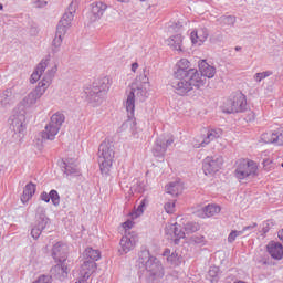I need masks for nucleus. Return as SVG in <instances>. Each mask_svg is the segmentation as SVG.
Returning <instances> with one entry per match:
<instances>
[{
	"instance_id": "47",
	"label": "nucleus",
	"mask_w": 283,
	"mask_h": 283,
	"mask_svg": "<svg viewBox=\"0 0 283 283\" xmlns=\"http://www.w3.org/2000/svg\"><path fill=\"white\" fill-rule=\"evenodd\" d=\"M191 242H195V244H205V235L195 234L191 237Z\"/></svg>"
},
{
	"instance_id": "27",
	"label": "nucleus",
	"mask_w": 283,
	"mask_h": 283,
	"mask_svg": "<svg viewBox=\"0 0 283 283\" xmlns=\"http://www.w3.org/2000/svg\"><path fill=\"white\" fill-rule=\"evenodd\" d=\"M46 69H48V63L41 61L38 64L35 71L31 74L30 83H32V84L36 83V81H39L41 78V75L43 74V72H45Z\"/></svg>"
},
{
	"instance_id": "32",
	"label": "nucleus",
	"mask_w": 283,
	"mask_h": 283,
	"mask_svg": "<svg viewBox=\"0 0 283 283\" xmlns=\"http://www.w3.org/2000/svg\"><path fill=\"white\" fill-rule=\"evenodd\" d=\"M147 205H149V200L144 198L138 205L137 209L130 213V218L136 220V218H140L145 213V209H147Z\"/></svg>"
},
{
	"instance_id": "5",
	"label": "nucleus",
	"mask_w": 283,
	"mask_h": 283,
	"mask_svg": "<svg viewBox=\"0 0 283 283\" xmlns=\"http://www.w3.org/2000/svg\"><path fill=\"white\" fill-rule=\"evenodd\" d=\"M109 92V77L97 78L93 82L92 87L85 91L86 101L92 107H98Z\"/></svg>"
},
{
	"instance_id": "41",
	"label": "nucleus",
	"mask_w": 283,
	"mask_h": 283,
	"mask_svg": "<svg viewBox=\"0 0 283 283\" xmlns=\"http://www.w3.org/2000/svg\"><path fill=\"white\" fill-rule=\"evenodd\" d=\"M239 235H243V231L240 230H232L229 235H228V242L229 244H233V242H235V238H239Z\"/></svg>"
},
{
	"instance_id": "31",
	"label": "nucleus",
	"mask_w": 283,
	"mask_h": 283,
	"mask_svg": "<svg viewBox=\"0 0 283 283\" xmlns=\"http://www.w3.org/2000/svg\"><path fill=\"white\" fill-rule=\"evenodd\" d=\"M65 34H67V32L56 29L55 38L52 41V51L54 53L59 52V48H61L63 43V36H65Z\"/></svg>"
},
{
	"instance_id": "17",
	"label": "nucleus",
	"mask_w": 283,
	"mask_h": 283,
	"mask_svg": "<svg viewBox=\"0 0 283 283\" xmlns=\"http://www.w3.org/2000/svg\"><path fill=\"white\" fill-rule=\"evenodd\" d=\"M48 224H50V218H48V214H45V209L43 206H40L35 211V227L42 231H45Z\"/></svg>"
},
{
	"instance_id": "1",
	"label": "nucleus",
	"mask_w": 283,
	"mask_h": 283,
	"mask_svg": "<svg viewBox=\"0 0 283 283\" xmlns=\"http://www.w3.org/2000/svg\"><path fill=\"white\" fill-rule=\"evenodd\" d=\"M189 65H191V62L187 59H181L176 65L175 77L170 85L179 96H186L193 87L200 90L205 85L198 69H191Z\"/></svg>"
},
{
	"instance_id": "48",
	"label": "nucleus",
	"mask_w": 283,
	"mask_h": 283,
	"mask_svg": "<svg viewBox=\"0 0 283 283\" xmlns=\"http://www.w3.org/2000/svg\"><path fill=\"white\" fill-rule=\"evenodd\" d=\"M175 207H176V203L169 201V202L165 203L164 209H165L166 213H171L174 211Z\"/></svg>"
},
{
	"instance_id": "50",
	"label": "nucleus",
	"mask_w": 283,
	"mask_h": 283,
	"mask_svg": "<svg viewBox=\"0 0 283 283\" xmlns=\"http://www.w3.org/2000/svg\"><path fill=\"white\" fill-rule=\"evenodd\" d=\"M254 229H258V223H252V224H250V226H245V227H243V229L241 230V231H243V233L245 232V231H250V233H251V231H253Z\"/></svg>"
},
{
	"instance_id": "46",
	"label": "nucleus",
	"mask_w": 283,
	"mask_h": 283,
	"mask_svg": "<svg viewBox=\"0 0 283 283\" xmlns=\"http://www.w3.org/2000/svg\"><path fill=\"white\" fill-rule=\"evenodd\" d=\"M245 113L247 115L244 120H247V123H252V120H255V113H253V111L247 108Z\"/></svg>"
},
{
	"instance_id": "43",
	"label": "nucleus",
	"mask_w": 283,
	"mask_h": 283,
	"mask_svg": "<svg viewBox=\"0 0 283 283\" xmlns=\"http://www.w3.org/2000/svg\"><path fill=\"white\" fill-rule=\"evenodd\" d=\"M33 283H52V275H50V274H42Z\"/></svg>"
},
{
	"instance_id": "18",
	"label": "nucleus",
	"mask_w": 283,
	"mask_h": 283,
	"mask_svg": "<svg viewBox=\"0 0 283 283\" xmlns=\"http://www.w3.org/2000/svg\"><path fill=\"white\" fill-rule=\"evenodd\" d=\"M165 233L166 235H170V240H174L175 244H180V240L185 238V232L177 224H168L165 228Z\"/></svg>"
},
{
	"instance_id": "2",
	"label": "nucleus",
	"mask_w": 283,
	"mask_h": 283,
	"mask_svg": "<svg viewBox=\"0 0 283 283\" xmlns=\"http://www.w3.org/2000/svg\"><path fill=\"white\" fill-rule=\"evenodd\" d=\"M56 74V67H53L49 71V76L43 77L41 82H39L35 90L31 91L18 104V112L21 116H25V114H30L33 107L36 105V102L41 96L45 94L48 87L52 83V77Z\"/></svg>"
},
{
	"instance_id": "61",
	"label": "nucleus",
	"mask_w": 283,
	"mask_h": 283,
	"mask_svg": "<svg viewBox=\"0 0 283 283\" xmlns=\"http://www.w3.org/2000/svg\"><path fill=\"white\" fill-rule=\"evenodd\" d=\"M0 10H3V6L0 3Z\"/></svg>"
},
{
	"instance_id": "49",
	"label": "nucleus",
	"mask_w": 283,
	"mask_h": 283,
	"mask_svg": "<svg viewBox=\"0 0 283 283\" xmlns=\"http://www.w3.org/2000/svg\"><path fill=\"white\" fill-rule=\"evenodd\" d=\"M270 229H271V221L263 222V227H262L263 235H265V233H269Z\"/></svg>"
},
{
	"instance_id": "23",
	"label": "nucleus",
	"mask_w": 283,
	"mask_h": 283,
	"mask_svg": "<svg viewBox=\"0 0 283 283\" xmlns=\"http://www.w3.org/2000/svg\"><path fill=\"white\" fill-rule=\"evenodd\" d=\"M107 10V4L103 2H94L91 8V21H98Z\"/></svg>"
},
{
	"instance_id": "11",
	"label": "nucleus",
	"mask_w": 283,
	"mask_h": 283,
	"mask_svg": "<svg viewBox=\"0 0 283 283\" xmlns=\"http://www.w3.org/2000/svg\"><path fill=\"white\" fill-rule=\"evenodd\" d=\"M174 145V138L158 137L155 146L153 147V156L159 158V160H165V154L167 153V147Z\"/></svg>"
},
{
	"instance_id": "13",
	"label": "nucleus",
	"mask_w": 283,
	"mask_h": 283,
	"mask_svg": "<svg viewBox=\"0 0 283 283\" xmlns=\"http://www.w3.org/2000/svg\"><path fill=\"white\" fill-rule=\"evenodd\" d=\"M96 269H97V265L95 261H90L85 259L80 270L81 277L75 283H86L87 280H90V276L92 275V273L96 272Z\"/></svg>"
},
{
	"instance_id": "35",
	"label": "nucleus",
	"mask_w": 283,
	"mask_h": 283,
	"mask_svg": "<svg viewBox=\"0 0 283 283\" xmlns=\"http://www.w3.org/2000/svg\"><path fill=\"white\" fill-rule=\"evenodd\" d=\"M220 206L208 205L202 208V218H211L212 216H216V213H220Z\"/></svg>"
},
{
	"instance_id": "44",
	"label": "nucleus",
	"mask_w": 283,
	"mask_h": 283,
	"mask_svg": "<svg viewBox=\"0 0 283 283\" xmlns=\"http://www.w3.org/2000/svg\"><path fill=\"white\" fill-rule=\"evenodd\" d=\"M41 233H43V230H41L39 227L34 226L31 229V238H33V240H39V238H41Z\"/></svg>"
},
{
	"instance_id": "36",
	"label": "nucleus",
	"mask_w": 283,
	"mask_h": 283,
	"mask_svg": "<svg viewBox=\"0 0 283 283\" xmlns=\"http://www.w3.org/2000/svg\"><path fill=\"white\" fill-rule=\"evenodd\" d=\"M64 174L67 176H78V168L75 165L64 163L63 164Z\"/></svg>"
},
{
	"instance_id": "21",
	"label": "nucleus",
	"mask_w": 283,
	"mask_h": 283,
	"mask_svg": "<svg viewBox=\"0 0 283 283\" xmlns=\"http://www.w3.org/2000/svg\"><path fill=\"white\" fill-rule=\"evenodd\" d=\"M268 253L273 260H282L283 258V245L280 242L271 241L268 245Z\"/></svg>"
},
{
	"instance_id": "7",
	"label": "nucleus",
	"mask_w": 283,
	"mask_h": 283,
	"mask_svg": "<svg viewBox=\"0 0 283 283\" xmlns=\"http://www.w3.org/2000/svg\"><path fill=\"white\" fill-rule=\"evenodd\" d=\"M65 123V115L61 112H56L51 116L50 123L45 126L44 130L40 133L42 143L45 140H54L56 134L61 132V127Z\"/></svg>"
},
{
	"instance_id": "9",
	"label": "nucleus",
	"mask_w": 283,
	"mask_h": 283,
	"mask_svg": "<svg viewBox=\"0 0 283 283\" xmlns=\"http://www.w3.org/2000/svg\"><path fill=\"white\" fill-rule=\"evenodd\" d=\"M223 114H244L247 112V95L237 92L223 105Z\"/></svg>"
},
{
	"instance_id": "40",
	"label": "nucleus",
	"mask_w": 283,
	"mask_h": 283,
	"mask_svg": "<svg viewBox=\"0 0 283 283\" xmlns=\"http://www.w3.org/2000/svg\"><path fill=\"white\" fill-rule=\"evenodd\" d=\"M12 127L15 134H23L25 132V124L19 119L13 120Z\"/></svg>"
},
{
	"instance_id": "3",
	"label": "nucleus",
	"mask_w": 283,
	"mask_h": 283,
	"mask_svg": "<svg viewBox=\"0 0 283 283\" xmlns=\"http://www.w3.org/2000/svg\"><path fill=\"white\" fill-rule=\"evenodd\" d=\"M147 87H149V78H147V75L139 76V78H136V81L130 85V92L126 99L128 118H133L134 116L136 99L144 103V101L147 99V96H149Z\"/></svg>"
},
{
	"instance_id": "20",
	"label": "nucleus",
	"mask_w": 283,
	"mask_h": 283,
	"mask_svg": "<svg viewBox=\"0 0 283 283\" xmlns=\"http://www.w3.org/2000/svg\"><path fill=\"white\" fill-rule=\"evenodd\" d=\"M209 38V32H207V29H199L193 30L190 33V41L193 43V45H202Z\"/></svg>"
},
{
	"instance_id": "22",
	"label": "nucleus",
	"mask_w": 283,
	"mask_h": 283,
	"mask_svg": "<svg viewBox=\"0 0 283 283\" xmlns=\"http://www.w3.org/2000/svg\"><path fill=\"white\" fill-rule=\"evenodd\" d=\"M52 275L57 280H65L67 277V264L65 262H59L56 265L51 268V277Z\"/></svg>"
},
{
	"instance_id": "10",
	"label": "nucleus",
	"mask_w": 283,
	"mask_h": 283,
	"mask_svg": "<svg viewBox=\"0 0 283 283\" xmlns=\"http://www.w3.org/2000/svg\"><path fill=\"white\" fill-rule=\"evenodd\" d=\"M76 1H72L69 4V8L57 23L56 30H60L61 32H67V30H70L72 21H74V14L76 13Z\"/></svg>"
},
{
	"instance_id": "16",
	"label": "nucleus",
	"mask_w": 283,
	"mask_h": 283,
	"mask_svg": "<svg viewBox=\"0 0 283 283\" xmlns=\"http://www.w3.org/2000/svg\"><path fill=\"white\" fill-rule=\"evenodd\" d=\"M222 136V129L220 128H211L208 130L207 136L201 140L200 144H195V149H200V147H207L209 143L212 140H217V138H220Z\"/></svg>"
},
{
	"instance_id": "34",
	"label": "nucleus",
	"mask_w": 283,
	"mask_h": 283,
	"mask_svg": "<svg viewBox=\"0 0 283 283\" xmlns=\"http://www.w3.org/2000/svg\"><path fill=\"white\" fill-rule=\"evenodd\" d=\"M207 280L211 283L220 282V268H218L216 265L210 266L208 274H207Z\"/></svg>"
},
{
	"instance_id": "8",
	"label": "nucleus",
	"mask_w": 283,
	"mask_h": 283,
	"mask_svg": "<svg viewBox=\"0 0 283 283\" xmlns=\"http://www.w3.org/2000/svg\"><path fill=\"white\" fill-rule=\"evenodd\" d=\"M234 176L242 182V180H249L251 178H256L258 176V163L251 159H241L237 163V168L234 170Z\"/></svg>"
},
{
	"instance_id": "51",
	"label": "nucleus",
	"mask_w": 283,
	"mask_h": 283,
	"mask_svg": "<svg viewBox=\"0 0 283 283\" xmlns=\"http://www.w3.org/2000/svg\"><path fill=\"white\" fill-rule=\"evenodd\" d=\"M40 200H42L43 202H50V192L49 193L45 191L41 192Z\"/></svg>"
},
{
	"instance_id": "26",
	"label": "nucleus",
	"mask_w": 283,
	"mask_h": 283,
	"mask_svg": "<svg viewBox=\"0 0 283 283\" xmlns=\"http://www.w3.org/2000/svg\"><path fill=\"white\" fill-rule=\"evenodd\" d=\"M264 143H275L276 145H283V128L276 133H268L262 135Z\"/></svg>"
},
{
	"instance_id": "53",
	"label": "nucleus",
	"mask_w": 283,
	"mask_h": 283,
	"mask_svg": "<svg viewBox=\"0 0 283 283\" xmlns=\"http://www.w3.org/2000/svg\"><path fill=\"white\" fill-rule=\"evenodd\" d=\"M35 6H36V8H45L48 6V2L38 0V1H35Z\"/></svg>"
},
{
	"instance_id": "4",
	"label": "nucleus",
	"mask_w": 283,
	"mask_h": 283,
	"mask_svg": "<svg viewBox=\"0 0 283 283\" xmlns=\"http://www.w3.org/2000/svg\"><path fill=\"white\" fill-rule=\"evenodd\" d=\"M138 262L145 266L149 282H156V280H163L165 277V266H163V262L151 255L149 250L145 249L139 252Z\"/></svg>"
},
{
	"instance_id": "42",
	"label": "nucleus",
	"mask_w": 283,
	"mask_h": 283,
	"mask_svg": "<svg viewBox=\"0 0 283 283\" xmlns=\"http://www.w3.org/2000/svg\"><path fill=\"white\" fill-rule=\"evenodd\" d=\"M272 75H273V72L265 71V72H262V73H256L254 75V78H255L256 83H260V82L263 81V78H266V77L272 76Z\"/></svg>"
},
{
	"instance_id": "30",
	"label": "nucleus",
	"mask_w": 283,
	"mask_h": 283,
	"mask_svg": "<svg viewBox=\"0 0 283 283\" xmlns=\"http://www.w3.org/2000/svg\"><path fill=\"white\" fill-rule=\"evenodd\" d=\"M168 45L177 52H182V34H176L168 39Z\"/></svg>"
},
{
	"instance_id": "59",
	"label": "nucleus",
	"mask_w": 283,
	"mask_h": 283,
	"mask_svg": "<svg viewBox=\"0 0 283 283\" xmlns=\"http://www.w3.org/2000/svg\"><path fill=\"white\" fill-rule=\"evenodd\" d=\"M120 1L122 3H129V0H117Z\"/></svg>"
},
{
	"instance_id": "56",
	"label": "nucleus",
	"mask_w": 283,
	"mask_h": 283,
	"mask_svg": "<svg viewBox=\"0 0 283 283\" xmlns=\"http://www.w3.org/2000/svg\"><path fill=\"white\" fill-rule=\"evenodd\" d=\"M126 125H130V127H136V120H128Z\"/></svg>"
},
{
	"instance_id": "6",
	"label": "nucleus",
	"mask_w": 283,
	"mask_h": 283,
	"mask_svg": "<svg viewBox=\"0 0 283 283\" xmlns=\"http://www.w3.org/2000/svg\"><path fill=\"white\" fill-rule=\"evenodd\" d=\"M116 156L114 140L105 139L101 143L98 147V163L101 172L104 176H108L112 169V165H114V158Z\"/></svg>"
},
{
	"instance_id": "52",
	"label": "nucleus",
	"mask_w": 283,
	"mask_h": 283,
	"mask_svg": "<svg viewBox=\"0 0 283 283\" xmlns=\"http://www.w3.org/2000/svg\"><path fill=\"white\" fill-rule=\"evenodd\" d=\"M134 227V221L132 220H127L123 223V228L125 229L126 233H127V230L132 229Z\"/></svg>"
},
{
	"instance_id": "54",
	"label": "nucleus",
	"mask_w": 283,
	"mask_h": 283,
	"mask_svg": "<svg viewBox=\"0 0 283 283\" xmlns=\"http://www.w3.org/2000/svg\"><path fill=\"white\" fill-rule=\"evenodd\" d=\"M171 255V250L169 248H166L163 252L164 258H169Z\"/></svg>"
},
{
	"instance_id": "57",
	"label": "nucleus",
	"mask_w": 283,
	"mask_h": 283,
	"mask_svg": "<svg viewBox=\"0 0 283 283\" xmlns=\"http://www.w3.org/2000/svg\"><path fill=\"white\" fill-rule=\"evenodd\" d=\"M205 138H199V139H196V142L193 143V145H200V143H202Z\"/></svg>"
},
{
	"instance_id": "28",
	"label": "nucleus",
	"mask_w": 283,
	"mask_h": 283,
	"mask_svg": "<svg viewBox=\"0 0 283 283\" xmlns=\"http://www.w3.org/2000/svg\"><path fill=\"white\" fill-rule=\"evenodd\" d=\"M166 193L170 196H180L182 193V184L180 181H171L166 186Z\"/></svg>"
},
{
	"instance_id": "19",
	"label": "nucleus",
	"mask_w": 283,
	"mask_h": 283,
	"mask_svg": "<svg viewBox=\"0 0 283 283\" xmlns=\"http://www.w3.org/2000/svg\"><path fill=\"white\" fill-rule=\"evenodd\" d=\"M199 76L202 81V76H205V78H213L216 76V66H212L210 64L207 63V60H201L199 61Z\"/></svg>"
},
{
	"instance_id": "24",
	"label": "nucleus",
	"mask_w": 283,
	"mask_h": 283,
	"mask_svg": "<svg viewBox=\"0 0 283 283\" xmlns=\"http://www.w3.org/2000/svg\"><path fill=\"white\" fill-rule=\"evenodd\" d=\"M14 92L12 91V88H7L2 92H0V105L2 107H10V105H12V103H14Z\"/></svg>"
},
{
	"instance_id": "45",
	"label": "nucleus",
	"mask_w": 283,
	"mask_h": 283,
	"mask_svg": "<svg viewBox=\"0 0 283 283\" xmlns=\"http://www.w3.org/2000/svg\"><path fill=\"white\" fill-rule=\"evenodd\" d=\"M132 189L137 193H145V184L137 181L136 185L132 187Z\"/></svg>"
},
{
	"instance_id": "60",
	"label": "nucleus",
	"mask_w": 283,
	"mask_h": 283,
	"mask_svg": "<svg viewBox=\"0 0 283 283\" xmlns=\"http://www.w3.org/2000/svg\"><path fill=\"white\" fill-rule=\"evenodd\" d=\"M175 25H176V28H181V25H180V24H178V23H176Z\"/></svg>"
},
{
	"instance_id": "37",
	"label": "nucleus",
	"mask_w": 283,
	"mask_h": 283,
	"mask_svg": "<svg viewBox=\"0 0 283 283\" xmlns=\"http://www.w3.org/2000/svg\"><path fill=\"white\" fill-rule=\"evenodd\" d=\"M49 197L53 207H59L61 205V196L59 195V191L54 189L50 190Z\"/></svg>"
},
{
	"instance_id": "12",
	"label": "nucleus",
	"mask_w": 283,
	"mask_h": 283,
	"mask_svg": "<svg viewBox=\"0 0 283 283\" xmlns=\"http://www.w3.org/2000/svg\"><path fill=\"white\" fill-rule=\"evenodd\" d=\"M222 167V159L218 157H206L202 163V169L206 176L210 174H217Z\"/></svg>"
},
{
	"instance_id": "39",
	"label": "nucleus",
	"mask_w": 283,
	"mask_h": 283,
	"mask_svg": "<svg viewBox=\"0 0 283 283\" xmlns=\"http://www.w3.org/2000/svg\"><path fill=\"white\" fill-rule=\"evenodd\" d=\"M167 262L168 264H170L171 266H180V255L178 254V252H172L171 255H169L167 258Z\"/></svg>"
},
{
	"instance_id": "62",
	"label": "nucleus",
	"mask_w": 283,
	"mask_h": 283,
	"mask_svg": "<svg viewBox=\"0 0 283 283\" xmlns=\"http://www.w3.org/2000/svg\"><path fill=\"white\" fill-rule=\"evenodd\" d=\"M133 136H136V133L133 130Z\"/></svg>"
},
{
	"instance_id": "55",
	"label": "nucleus",
	"mask_w": 283,
	"mask_h": 283,
	"mask_svg": "<svg viewBox=\"0 0 283 283\" xmlns=\"http://www.w3.org/2000/svg\"><path fill=\"white\" fill-rule=\"evenodd\" d=\"M136 70H138V62L132 64V72H136Z\"/></svg>"
},
{
	"instance_id": "29",
	"label": "nucleus",
	"mask_w": 283,
	"mask_h": 283,
	"mask_svg": "<svg viewBox=\"0 0 283 283\" xmlns=\"http://www.w3.org/2000/svg\"><path fill=\"white\" fill-rule=\"evenodd\" d=\"M235 15H221L217 19V23L221 28H233V25H235Z\"/></svg>"
},
{
	"instance_id": "15",
	"label": "nucleus",
	"mask_w": 283,
	"mask_h": 283,
	"mask_svg": "<svg viewBox=\"0 0 283 283\" xmlns=\"http://www.w3.org/2000/svg\"><path fill=\"white\" fill-rule=\"evenodd\" d=\"M51 256L55 262L67 261V245L63 242H57L53 245Z\"/></svg>"
},
{
	"instance_id": "58",
	"label": "nucleus",
	"mask_w": 283,
	"mask_h": 283,
	"mask_svg": "<svg viewBox=\"0 0 283 283\" xmlns=\"http://www.w3.org/2000/svg\"><path fill=\"white\" fill-rule=\"evenodd\" d=\"M234 50H235V52H241L242 51V46H235Z\"/></svg>"
},
{
	"instance_id": "33",
	"label": "nucleus",
	"mask_w": 283,
	"mask_h": 283,
	"mask_svg": "<svg viewBox=\"0 0 283 283\" xmlns=\"http://www.w3.org/2000/svg\"><path fill=\"white\" fill-rule=\"evenodd\" d=\"M84 260L98 262V260H101V251L86 248L84 251Z\"/></svg>"
},
{
	"instance_id": "38",
	"label": "nucleus",
	"mask_w": 283,
	"mask_h": 283,
	"mask_svg": "<svg viewBox=\"0 0 283 283\" xmlns=\"http://www.w3.org/2000/svg\"><path fill=\"white\" fill-rule=\"evenodd\" d=\"M186 233H196V231H200V224L196 221H189L185 224Z\"/></svg>"
},
{
	"instance_id": "25",
	"label": "nucleus",
	"mask_w": 283,
	"mask_h": 283,
	"mask_svg": "<svg viewBox=\"0 0 283 283\" xmlns=\"http://www.w3.org/2000/svg\"><path fill=\"white\" fill-rule=\"evenodd\" d=\"M34 193H36V185H34L33 182H29L25 185L22 196L20 197V200L23 205L30 202V200H32V196H34Z\"/></svg>"
},
{
	"instance_id": "14",
	"label": "nucleus",
	"mask_w": 283,
	"mask_h": 283,
	"mask_svg": "<svg viewBox=\"0 0 283 283\" xmlns=\"http://www.w3.org/2000/svg\"><path fill=\"white\" fill-rule=\"evenodd\" d=\"M136 242H138V238L132 233L128 232V234H125L122 237L119 245V253L123 255L126 253H129V251H133L134 247H136Z\"/></svg>"
}]
</instances>
